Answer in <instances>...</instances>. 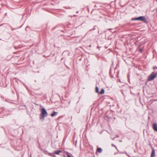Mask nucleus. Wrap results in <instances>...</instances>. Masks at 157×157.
Listing matches in <instances>:
<instances>
[{
  "label": "nucleus",
  "mask_w": 157,
  "mask_h": 157,
  "mask_svg": "<svg viewBox=\"0 0 157 157\" xmlns=\"http://www.w3.org/2000/svg\"><path fill=\"white\" fill-rule=\"evenodd\" d=\"M61 151H56L55 152V153L57 154H59V153L60 152H61Z\"/></svg>",
  "instance_id": "nucleus-10"
},
{
  "label": "nucleus",
  "mask_w": 157,
  "mask_h": 157,
  "mask_svg": "<svg viewBox=\"0 0 157 157\" xmlns=\"http://www.w3.org/2000/svg\"><path fill=\"white\" fill-rule=\"evenodd\" d=\"M41 117L42 119H44L45 117H46L48 115V113L44 108H42L41 109Z\"/></svg>",
  "instance_id": "nucleus-1"
},
{
  "label": "nucleus",
  "mask_w": 157,
  "mask_h": 157,
  "mask_svg": "<svg viewBox=\"0 0 157 157\" xmlns=\"http://www.w3.org/2000/svg\"><path fill=\"white\" fill-rule=\"evenodd\" d=\"M157 73H154L153 72L152 74L148 77V80L149 81H151L153 80L156 76Z\"/></svg>",
  "instance_id": "nucleus-3"
},
{
  "label": "nucleus",
  "mask_w": 157,
  "mask_h": 157,
  "mask_svg": "<svg viewBox=\"0 0 157 157\" xmlns=\"http://www.w3.org/2000/svg\"><path fill=\"white\" fill-rule=\"evenodd\" d=\"M94 7H96V5H95V6H94Z\"/></svg>",
  "instance_id": "nucleus-16"
},
{
  "label": "nucleus",
  "mask_w": 157,
  "mask_h": 157,
  "mask_svg": "<svg viewBox=\"0 0 157 157\" xmlns=\"http://www.w3.org/2000/svg\"><path fill=\"white\" fill-rule=\"evenodd\" d=\"M153 128H157V124L156 123H154L153 125Z\"/></svg>",
  "instance_id": "nucleus-9"
},
{
  "label": "nucleus",
  "mask_w": 157,
  "mask_h": 157,
  "mask_svg": "<svg viewBox=\"0 0 157 157\" xmlns=\"http://www.w3.org/2000/svg\"><path fill=\"white\" fill-rule=\"evenodd\" d=\"M142 51H143V50L141 48H140L139 49V52H142Z\"/></svg>",
  "instance_id": "nucleus-11"
},
{
  "label": "nucleus",
  "mask_w": 157,
  "mask_h": 157,
  "mask_svg": "<svg viewBox=\"0 0 157 157\" xmlns=\"http://www.w3.org/2000/svg\"><path fill=\"white\" fill-rule=\"evenodd\" d=\"M112 146H114L117 149V147H116L115 146V145H113V144L112 145Z\"/></svg>",
  "instance_id": "nucleus-15"
},
{
  "label": "nucleus",
  "mask_w": 157,
  "mask_h": 157,
  "mask_svg": "<svg viewBox=\"0 0 157 157\" xmlns=\"http://www.w3.org/2000/svg\"><path fill=\"white\" fill-rule=\"evenodd\" d=\"M58 113L56 112H54L52 113L51 114V116L52 117L55 116L57 115Z\"/></svg>",
  "instance_id": "nucleus-5"
},
{
  "label": "nucleus",
  "mask_w": 157,
  "mask_h": 157,
  "mask_svg": "<svg viewBox=\"0 0 157 157\" xmlns=\"http://www.w3.org/2000/svg\"><path fill=\"white\" fill-rule=\"evenodd\" d=\"M153 128L155 131H157V128Z\"/></svg>",
  "instance_id": "nucleus-14"
},
{
  "label": "nucleus",
  "mask_w": 157,
  "mask_h": 157,
  "mask_svg": "<svg viewBox=\"0 0 157 157\" xmlns=\"http://www.w3.org/2000/svg\"><path fill=\"white\" fill-rule=\"evenodd\" d=\"M67 157H71V156L69 155V153L68 152H67Z\"/></svg>",
  "instance_id": "nucleus-12"
},
{
  "label": "nucleus",
  "mask_w": 157,
  "mask_h": 157,
  "mask_svg": "<svg viewBox=\"0 0 157 157\" xmlns=\"http://www.w3.org/2000/svg\"><path fill=\"white\" fill-rule=\"evenodd\" d=\"M105 92V90L103 89H102L101 91L99 92V94H104Z\"/></svg>",
  "instance_id": "nucleus-6"
},
{
  "label": "nucleus",
  "mask_w": 157,
  "mask_h": 157,
  "mask_svg": "<svg viewBox=\"0 0 157 157\" xmlns=\"http://www.w3.org/2000/svg\"><path fill=\"white\" fill-rule=\"evenodd\" d=\"M95 92L97 93H99V88L98 87L96 86L95 88Z\"/></svg>",
  "instance_id": "nucleus-7"
},
{
  "label": "nucleus",
  "mask_w": 157,
  "mask_h": 157,
  "mask_svg": "<svg viewBox=\"0 0 157 157\" xmlns=\"http://www.w3.org/2000/svg\"><path fill=\"white\" fill-rule=\"evenodd\" d=\"M97 151L99 152H101L102 151V149L100 148H98L97 149Z\"/></svg>",
  "instance_id": "nucleus-8"
},
{
  "label": "nucleus",
  "mask_w": 157,
  "mask_h": 157,
  "mask_svg": "<svg viewBox=\"0 0 157 157\" xmlns=\"http://www.w3.org/2000/svg\"><path fill=\"white\" fill-rule=\"evenodd\" d=\"M110 29H109V30H110Z\"/></svg>",
  "instance_id": "nucleus-17"
},
{
  "label": "nucleus",
  "mask_w": 157,
  "mask_h": 157,
  "mask_svg": "<svg viewBox=\"0 0 157 157\" xmlns=\"http://www.w3.org/2000/svg\"><path fill=\"white\" fill-rule=\"evenodd\" d=\"M132 20H139L141 21H143L144 22H146V18L143 16H140L137 18H133L132 19Z\"/></svg>",
  "instance_id": "nucleus-2"
},
{
  "label": "nucleus",
  "mask_w": 157,
  "mask_h": 157,
  "mask_svg": "<svg viewBox=\"0 0 157 157\" xmlns=\"http://www.w3.org/2000/svg\"><path fill=\"white\" fill-rule=\"evenodd\" d=\"M153 69L154 70L157 69V67L154 66L153 68Z\"/></svg>",
  "instance_id": "nucleus-13"
},
{
  "label": "nucleus",
  "mask_w": 157,
  "mask_h": 157,
  "mask_svg": "<svg viewBox=\"0 0 157 157\" xmlns=\"http://www.w3.org/2000/svg\"><path fill=\"white\" fill-rule=\"evenodd\" d=\"M155 151L154 149H153L151 152V157H155Z\"/></svg>",
  "instance_id": "nucleus-4"
}]
</instances>
